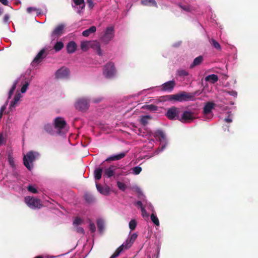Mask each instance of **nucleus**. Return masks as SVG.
<instances>
[{
	"instance_id": "54",
	"label": "nucleus",
	"mask_w": 258,
	"mask_h": 258,
	"mask_svg": "<svg viewBox=\"0 0 258 258\" xmlns=\"http://www.w3.org/2000/svg\"><path fill=\"white\" fill-rule=\"evenodd\" d=\"M141 212H142V215L143 217H148L149 215H148L147 211H146L145 208H143L141 209Z\"/></svg>"
},
{
	"instance_id": "16",
	"label": "nucleus",
	"mask_w": 258,
	"mask_h": 258,
	"mask_svg": "<svg viewBox=\"0 0 258 258\" xmlns=\"http://www.w3.org/2000/svg\"><path fill=\"white\" fill-rule=\"evenodd\" d=\"M69 70L66 68H61L58 70L56 73V77L58 79H64L68 78L69 75Z\"/></svg>"
},
{
	"instance_id": "56",
	"label": "nucleus",
	"mask_w": 258,
	"mask_h": 258,
	"mask_svg": "<svg viewBox=\"0 0 258 258\" xmlns=\"http://www.w3.org/2000/svg\"><path fill=\"white\" fill-rule=\"evenodd\" d=\"M224 121L227 123H230L232 121V119L230 117V115H229L227 118L224 119Z\"/></svg>"
},
{
	"instance_id": "39",
	"label": "nucleus",
	"mask_w": 258,
	"mask_h": 258,
	"mask_svg": "<svg viewBox=\"0 0 258 258\" xmlns=\"http://www.w3.org/2000/svg\"><path fill=\"white\" fill-rule=\"evenodd\" d=\"M117 185L118 188L122 191H124L126 188V185L123 182L117 181Z\"/></svg>"
},
{
	"instance_id": "21",
	"label": "nucleus",
	"mask_w": 258,
	"mask_h": 258,
	"mask_svg": "<svg viewBox=\"0 0 258 258\" xmlns=\"http://www.w3.org/2000/svg\"><path fill=\"white\" fill-rule=\"evenodd\" d=\"M218 80V76L215 74H212L207 76L205 78V81L207 82H209L212 84L215 83Z\"/></svg>"
},
{
	"instance_id": "62",
	"label": "nucleus",
	"mask_w": 258,
	"mask_h": 258,
	"mask_svg": "<svg viewBox=\"0 0 258 258\" xmlns=\"http://www.w3.org/2000/svg\"><path fill=\"white\" fill-rule=\"evenodd\" d=\"M3 9L0 8V16L3 14Z\"/></svg>"
},
{
	"instance_id": "44",
	"label": "nucleus",
	"mask_w": 258,
	"mask_h": 258,
	"mask_svg": "<svg viewBox=\"0 0 258 258\" xmlns=\"http://www.w3.org/2000/svg\"><path fill=\"white\" fill-rule=\"evenodd\" d=\"M27 189L29 191L33 193V194H37L38 192V190L36 188H35L32 185H29L27 187Z\"/></svg>"
},
{
	"instance_id": "64",
	"label": "nucleus",
	"mask_w": 258,
	"mask_h": 258,
	"mask_svg": "<svg viewBox=\"0 0 258 258\" xmlns=\"http://www.w3.org/2000/svg\"><path fill=\"white\" fill-rule=\"evenodd\" d=\"M8 18H9V17L7 16H5V19L6 21L8 19Z\"/></svg>"
},
{
	"instance_id": "19",
	"label": "nucleus",
	"mask_w": 258,
	"mask_h": 258,
	"mask_svg": "<svg viewBox=\"0 0 258 258\" xmlns=\"http://www.w3.org/2000/svg\"><path fill=\"white\" fill-rule=\"evenodd\" d=\"M126 155L125 153H121L116 155L111 156L105 160V161H116L123 158Z\"/></svg>"
},
{
	"instance_id": "36",
	"label": "nucleus",
	"mask_w": 258,
	"mask_h": 258,
	"mask_svg": "<svg viewBox=\"0 0 258 258\" xmlns=\"http://www.w3.org/2000/svg\"><path fill=\"white\" fill-rule=\"evenodd\" d=\"M89 42L83 41V42H81V48L83 51H87L89 48Z\"/></svg>"
},
{
	"instance_id": "32",
	"label": "nucleus",
	"mask_w": 258,
	"mask_h": 258,
	"mask_svg": "<svg viewBox=\"0 0 258 258\" xmlns=\"http://www.w3.org/2000/svg\"><path fill=\"white\" fill-rule=\"evenodd\" d=\"M18 81H16L14 83V84H13V86H12V87L11 89H10V90L9 91V95H8V99H9L10 98H11V97L12 95H13V94L14 93V91H15V89H16V85H17V84H18Z\"/></svg>"
},
{
	"instance_id": "6",
	"label": "nucleus",
	"mask_w": 258,
	"mask_h": 258,
	"mask_svg": "<svg viewBox=\"0 0 258 258\" xmlns=\"http://www.w3.org/2000/svg\"><path fill=\"white\" fill-rule=\"evenodd\" d=\"M114 36V27L113 26L108 27L103 35L100 37V39L103 43L106 44L112 39Z\"/></svg>"
},
{
	"instance_id": "22",
	"label": "nucleus",
	"mask_w": 258,
	"mask_h": 258,
	"mask_svg": "<svg viewBox=\"0 0 258 258\" xmlns=\"http://www.w3.org/2000/svg\"><path fill=\"white\" fill-rule=\"evenodd\" d=\"M203 60L202 56L200 55L195 58L192 63L190 65V68L192 69L195 67L200 64Z\"/></svg>"
},
{
	"instance_id": "13",
	"label": "nucleus",
	"mask_w": 258,
	"mask_h": 258,
	"mask_svg": "<svg viewBox=\"0 0 258 258\" xmlns=\"http://www.w3.org/2000/svg\"><path fill=\"white\" fill-rule=\"evenodd\" d=\"M214 106L215 104L212 102H208L205 104L203 111L205 119H210L212 118L213 115H211L210 117H207V116L211 112L212 110L214 108Z\"/></svg>"
},
{
	"instance_id": "43",
	"label": "nucleus",
	"mask_w": 258,
	"mask_h": 258,
	"mask_svg": "<svg viewBox=\"0 0 258 258\" xmlns=\"http://www.w3.org/2000/svg\"><path fill=\"white\" fill-rule=\"evenodd\" d=\"M89 230L91 231V233H94L96 231V226L94 224V223L90 221L89 222Z\"/></svg>"
},
{
	"instance_id": "42",
	"label": "nucleus",
	"mask_w": 258,
	"mask_h": 258,
	"mask_svg": "<svg viewBox=\"0 0 258 258\" xmlns=\"http://www.w3.org/2000/svg\"><path fill=\"white\" fill-rule=\"evenodd\" d=\"M29 85V83L27 81H26L25 82V83L23 85V86L21 89V92L22 93H25Z\"/></svg>"
},
{
	"instance_id": "29",
	"label": "nucleus",
	"mask_w": 258,
	"mask_h": 258,
	"mask_svg": "<svg viewBox=\"0 0 258 258\" xmlns=\"http://www.w3.org/2000/svg\"><path fill=\"white\" fill-rule=\"evenodd\" d=\"M64 46L63 42L61 41L57 42L54 45L53 49L56 52H58L61 50Z\"/></svg>"
},
{
	"instance_id": "33",
	"label": "nucleus",
	"mask_w": 258,
	"mask_h": 258,
	"mask_svg": "<svg viewBox=\"0 0 258 258\" xmlns=\"http://www.w3.org/2000/svg\"><path fill=\"white\" fill-rule=\"evenodd\" d=\"M155 137H158L160 138V140L161 139L164 140H165V135L164 132L161 130H158L155 133Z\"/></svg>"
},
{
	"instance_id": "11",
	"label": "nucleus",
	"mask_w": 258,
	"mask_h": 258,
	"mask_svg": "<svg viewBox=\"0 0 258 258\" xmlns=\"http://www.w3.org/2000/svg\"><path fill=\"white\" fill-rule=\"evenodd\" d=\"M53 124L55 128L60 134V131L64 128L67 125V122L62 117H57L54 119Z\"/></svg>"
},
{
	"instance_id": "26",
	"label": "nucleus",
	"mask_w": 258,
	"mask_h": 258,
	"mask_svg": "<svg viewBox=\"0 0 258 258\" xmlns=\"http://www.w3.org/2000/svg\"><path fill=\"white\" fill-rule=\"evenodd\" d=\"M96 188H97L98 191L101 194H103L104 195H107L109 194V188H104L99 184H96Z\"/></svg>"
},
{
	"instance_id": "59",
	"label": "nucleus",
	"mask_w": 258,
	"mask_h": 258,
	"mask_svg": "<svg viewBox=\"0 0 258 258\" xmlns=\"http://www.w3.org/2000/svg\"><path fill=\"white\" fill-rule=\"evenodd\" d=\"M87 2L89 4L90 7H92L93 6V3L92 0H87Z\"/></svg>"
},
{
	"instance_id": "50",
	"label": "nucleus",
	"mask_w": 258,
	"mask_h": 258,
	"mask_svg": "<svg viewBox=\"0 0 258 258\" xmlns=\"http://www.w3.org/2000/svg\"><path fill=\"white\" fill-rule=\"evenodd\" d=\"M39 10L34 7H29L27 9V12L29 14L31 13L33 11H39Z\"/></svg>"
},
{
	"instance_id": "20",
	"label": "nucleus",
	"mask_w": 258,
	"mask_h": 258,
	"mask_svg": "<svg viewBox=\"0 0 258 258\" xmlns=\"http://www.w3.org/2000/svg\"><path fill=\"white\" fill-rule=\"evenodd\" d=\"M22 95L20 93H17L15 95L14 100L11 101L10 104V108L12 109V108H15L16 104L17 103V102L19 101L20 98H21Z\"/></svg>"
},
{
	"instance_id": "49",
	"label": "nucleus",
	"mask_w": 258,
	"mask_h": 258,
	"mask_svg": "<svg viewBox=\"0 0 258 258\" xmlns=\"http://www.w3.org/2000/svg\"><path fill=\"white\" fill-rule=\"evenodd\" d=\"M75 231L78 233L81 234H84L85 231L84 229L81 227L76 226L75 228Z\"/></svg>"
},
{
	"instance_id": "28",
	"label": "nucleus",
	"mask_w": 258,
	"mask_h": 258,
	"mask_svg": "<svg viewBox=\"0 0 258 258\" xmlns=\"http://www.w3.org/2000/svg\"><path fill=\"white\" fill-rule=\"evenodd\" d=\"M161 98L162 101H169L175 102V94L163 96L161 97Z\"/></svg>"
},
{
	"instance_id": "63",
	"label": "nucleus",
	"mask_w": 258,
	"mask_h": 258,
	"mask_svg": "<svg viewBox=\"0 0 258 258\" xmlns=\"http://www.w3.org/2000/svg\"><path fill=\"white\" fill-rule=\"evenodd\" d=\"M34 258H43V257L42 256H36Z\"/></svg>"
},
{
	"instance_id": "40",
	"label": "nucleus",
	"mask_w": 258,
	"mask_h": 258,
	"mask_svg": "<svg viewBox=\"0 0 258 258\" xmlns=\"http://www.w3.org/2000/svg\"><path fill=\"white\" fill-rule=\"evenodd\" d=\"M83 222V220L79 217H76L73 221V225L75 226H78L81 224Z\"/></svg>"
},
{
	"instance_id": "12",
	"label": "nucleus",
	"mask_w": 258,
	"mask_h": 258,
	"mask_svg": "<svg viewBox=\"0 0 258 258\" xmlns=\"http://www.w3.org/2000/svg\"><path fill=\"white\" fill-rule=\"evenodd\" d=\"M195 118L194 114L190 111L185 110L182 113L181 116H180L179 121L183 123L190 122Z\"/></svg>"
},
{
	"instance_id": "1",
	"label": "nucleus",
	"mask_w": 258,
	"mask_h": 258,
	"mask_svg": "<svg viewBox=\"0 0 258 258\" xmlns=\"http://www.w3.org/2000/svg\"><path fill=\"white\" fill-rule=\"evenodd\" d=\"M138 235L136 233H133L128 237L125 242L118 247L111 256V258H115L118 256L121 251L124 249H127L131 247L135 240L137 239Z\"/></svg>"
},
{
	"instance_id": "23",
	"label": "nucleus",
	"mask_w": 258,
	"mask_h": 258,
	"mask_svg": "<svg viewBox=\"0 0 258 258\" xmlns=\"http://www.w3.org/2000/svg\"><path fill=\"white\" fill-rule=\"evenodd\" d=\"M141 3L145 6H150L155 8L158 7L157 4L155 0H141Z\"/></svg>"
},
{
	"instance_id": "53",
	"label": "nucleus",
	"mask_w": 258,
	"mask_h": 258,
	"mask_svg": "<svg viewBox=\"0 0 258 258\" xmlns=\"http://www.w3.org/2000/svg\"><path fill=\"white\" fill-rule=\"evenodd\" d=\"M103 100V98L101 97H98L97 98H95L93 99L92 101L94 103H98L100 102Z\"/></svg>"
},
{
	"instance_id": "14",
	"label": "nucleus",
	"mask_w": 258,
	"mask_h": 258,
	"mask_svg": "<svg viewBox=\"0 0 258 258\" xmlns=\"http://www.w3.org/2000/svg\"><path fill=\"white\" fill-rule=\"evenodd\" d=\"M46 55L47 53H46V49H42L35 57L32 63L33 65L34 64L39 63L42 59L46 56Z\"/></svg>"
},
{
	"instance_id": "9",
	"label": "nucleus",
	"mask_w": 258,
	"mask_h": 258,
	"mask_svg": "<svg viewBox=\"0 0 258 258\" xmlns=\"http://www.w3.org/2000/svg\"><path fill=\"white\" fill-rule=\"evenodd\" d=\"M77 109L81 111H86L89 107V101L85 98H79L75 103Z\"/></svg>"
},
{
	"instance_id": "17",
	"label": "nucleus",
	"mask_w": 258,
	"mask_h": 258,
	"mask_svg": "<svg viewBox=\"0 0 258 258\" xmlns=\"http://www.w3.org/2000/svg\"><path fill=\"white\" fill-rule=\"evenodd\" d=\"M77 49V44L73 41H70L67 45V50L68 53H73Z\"/></svg>"
},
{
	"instance_id": "61",
	"label": "nucleus",
	"mask_w": 258,
	"mask_h": 258,
	"mask_svg": "<svg viewBox=\"0 0 258 258\" xmlns=\"http://www.w3.org/2000/svg\"><path fill=\"white\" fill-rule=\"evenodd\" d=\"M3 115V113L2 112V111H0V119L2 118Z\"/></svg>"
},
{
	"instance_id": "24",
	"label": "nucleus",
	"mask_w": 258,
	"mask_h": 258,
	"mask_svg": "<svg viewBox=\"0 0 258 258\" xmlns=\"http://www.w3.org/2000/svg\"><path fill=\"white\" fill-rule=\"evenodd\" d=\"M96 31V28L95 26H91L88 29L85 30L82 33V35L84 37H88L90 34L94 33Z\"/></svg>"
},
{
	"instance_id": "2",
	"label": "nucleus",
	"mask_w": 258,
	"mask_h": 258,
	"mask_svg": "<svg viewBox=\"0 0 258 258\" xmlns=\"http://www.w3.org/2000/svg\"><path fill=\"white\" fill-rule=\"evenodd\" d=\"M120 168L114 165H111L108 168L105 169L104 171V176L110 178L113 176L118 177L120 175H127V172L123 171H119Z\"/></svg>"
},
{
	"instance_id": "52",
	"label": "nucleus",
	"mask_w": 258,
	"mask_h": 258,
	"mask_svg": "<svg viewBox=\"0 0 258 258\" xmlns=\"http://www.w3.org/2000/svg\"><path fill=\"white\" fill-rule=\"evenodd\" d=\"M73 2L77 6H80L82 4L84 5V0H73Z\"/></svg>"
},
{
	"instance_id": "38",
	"label": "nucleus",
	"mask_w": 258,
	"mask_h": 258,
	"mask_svg": "<svg viewBox=\"0 0 258 258\" xmlns=\"http://www.w3.org/2000/svg\"><path fill=\"white\" fill-rule=\"evenodd\" d=\"M137 222L135 219H132L130 221L129 223V227L131 230H134L135 229L137 226Z\"/></svg>"
},
{
	"instance_id": "46",
	"label": "nucleus",
	"mask_w": 258,
	"mask_h": 258,
	"mask_svg": "<svg viewBox=\"0 0 258 258\" xmlns=\"http://www.w3.org/2000/svg\"><path fill=\"white\" fill-rule=\"evenodd\" d=\"M8 161H9V163L10 165L12 167H15V165L14 158H13V157L12 156H11L10 155L8 156Z\"/></svg>"
},
{
	"instance_id": "35",
	"label": "nucleus",
	"mask_w": 258,
	"mask_h": 258,
	"mask_svg": "<svg viewBox=\"0 0 258 258\" xmlns=\"http://www.w3.org/2000/svg\"><path fill=\"white\" fill-rule=\"evenodd\" d=\"M210 42L211 44L217 50H220L221 49L220 44L215 39H212Z\"/></svg>"
},
{
	"instance_id": "30",
	"label": "nucleus",
	"mask_w": 258,
	"mask_h": 258,
	"mask_svg": "<svg viewBox=\"0 0 258 258\" xmlns=\"http://www.w3.org/2000/svg\"><path fill=\"white\" fill-rule=\"evenodd\" d=\"M151 119V117L150 116L145 115L141 118L140 122L144 126H146L148 123L149 120Z\"/></svg>"
},
{
	"instance_id": "8",
	"label": "nucleus",
	"mask_w": 258,
	"mask_h": 258,
	"mask_svg": "<svg viewBox=\"0 0 258 258\" xmlns=\"http://www.w3.org/2000/svg\"><path fill=\"white\" fill-rule=\"evenodd\" d=\"M25 202L31 209H39L42 207L39 199L31 197L30 196L26 197L25 198Z\"/></svg>"
},
{
	"instance_id": "18",
	"label": "nucleus",
	"mask_w": 258,
	"mask_h": 258,
	"mask_svg": "<svg viewBox=\"0 0 258 258\" xmlns=\"http://www.w3.org/2000/svg\"><path fill=\"white\" fill-rule=\"evenodd\" d=\"M91 47H92L93 49L96 50L97 54L101 56L102 55L101 47H100V43L97 41H93L91 44H90Z\"/></svg>"
},
{
	"instance_id": "48",
	"label": "nucleus",
	"mask_w": 258,
	"mask_h": 258,
	"mask_svg": "<svg viewBox=\"0 0 258 258\" xmlns=\"http://www.w3.org/2000/svg\"><path fill=\"white\" fill-rule=\"evenodd\" d=\"M147 109L150 110L156 111L158 109V107L153 104H150L147 106Z\"/></svg>"
},
{
	"instance_id": "3",
	"label": "nucleus",
	"mask_w": 258,
	"mask_h": 258,
	"mask_svg": "<svg viewBox=\"0 0 258 258\" xmlns=\"http://www.w3.org/2000/svg\"><path fill=\"white\" fill-rule=\"evenodd\" d=\"M103 75L107 79L114 77L116 74V69L114 64L112 62H109L104 66Z\"/></svg>"
},
{
	"instance_id": "25",
	"label": "nucleus",
	"mask_w": 258,
	"mask_h": 258,
	"mask_svg": "<svg viewBox=\"0 0 258 258\" xmlns=\"http://www.w3.org/2000/svg\"><path fill=\"white\" fill-rule=\"evenodd\" d=\"M103 172V168L99 167L96 168L94 171V177L96 180H100L101 178Z\"/></svg>"
},
{
	"instance_id": "60",
	"label": "nucleus",
	"mask_w": 258,
	"mask_h": 258,
	"mask_svg": "<svg viewBox=\"0 0 258 258\" xmlns=\"http://www.w3.org/2000/svg\"><path fill=\"white\" fill-rule=\"evenodd\" d=\"M3 141V136L2 134H0V145L2 144Z\"/></svg>"
},
{
	"instance_id": "51",
	"label": "nucleus",
	"mask_w": 258,
	"mask_h": 258,
	"mask_svg": "<svg viewBox=\"0 0 258 258\" xmlns=\"http://www.w3.org/2000/svg\"><path fill=\"white\" fill-rule=\"evenodd\" d=\"M227 93L231 96H233L235 98H236L237 96V93L235 91L232 90V91H227Z\"/></svg>"
},
{
	"instance_id": "45",
	"label": "nucleus",
	"mask_w": 258,
	"mask_h": 258,
	"mask_svg": "<svg viewBox=\"0 0 258 258\" xmlns=\"http://www.w3.org/2000/svg\"><path fill=\"white\" fill-rule=\"evenodd\" d=\"M178 74L179 76H187L188 75V73L187 72L184 70H180L178 71Z\"/></svg>"
},
{
	"instance_id": "41",
	"label": "nucleus",
	"mask_w": 258,
	"mask_h": 258,
	"mask_svg": "<svg viewBox=\"0 0 258 258\" xmlns=\"http://www.w3.org/2000/svg\"><path fill=\"white\" fill-rule=\"evenodd\" d=\"M133 173L135 175H138L142 171V168L140 166H136L132 168Z\"/></svg>"
},
{
	"instance_id": "5",
	"label": "nucleus",
	"mask_w": 258,
	"mask_h": 258,
	"mask_svg": "<svg viewBox=\"0 0 258 258\" xmlns=\"http://www.w3.org/2000/svg\"><path fill=\"white\" fill-rule=\"evenodd\" d=\"M180 112V111L179 108L175 106H172L167 109L166 116L170 120H179Z\"/></svg>"
},
{
	"instance_id": "7",
	"label": "nucleus",
	"mask_w": 258,
	"mask_h": 258,
	"mask_svg": "<svg viewBox=\"0 0 258 258\" xmlns=\"http://www.w3.org/2000/svg\"><path fill=\"white\" fill-rule=\"evenodd\" d=\"M36 156L35 153L33 151H30L27 153L26 155L24 156L23 158L24 164L26 167L29 170H31L33 166H31L30 164L35 160Z\"/></svg>"
},
{
	"instance_id": "15",
	"label": "nucleus",
	"mask_w": 258,
	"mask_h": 258,
	"mask_svg": "<svg viewBox=\"0 0 258 258\" xmlns=\"http://www.w3.org/2000/svg\"><path fill=\"white\" fill-rule=\"evenodd\" d=\"M175 84V82L173 80L168 81L163 84L160 86L161 90L163 91L171 92L173 90Z\"/></svg>"
},
{
	"instance_id": "31",
	"label": "nucleus",
	"mask_w": 258,
	"mask_h": 258,
	"mask_svg": "<svg viewBox=\"0 0 258 258\" xmlns=\"http://www.w3.org/2000/svg\"><path fill=\"white\" fill-rule=\"evenodd\" d=\"M44 130L50 134H53V130L52 125L50 124H46L44 126Z\"/></svg>"
},
{
	"instance_id": "37",
	"label": "nucleus",
	"mask_w": 258,
	"mask_h": 258,
	"mask_svg": "<svg viewBox=\"0 0 258 258\" xmlns=\"http://www.w3.org/2000/svg\"><path fill=\"white\" fill-rule=\"evenodd\" d=\"M85 200L89 203H92L94 201V197L89 194H86L85 195Z\"/></svg>"
},
{
	"instance_id": "27",
	"label": "nucleus",
	"mask_w": 258,
	"mask_h": 258,
	"mask_svg": "<svg viewBox=\"0 0 258 258\" xmlns=\"http://www.w3.org/2000/svg\"><path fill=\"white\" fill-rule=\"evenodd\" d=\"M97 225L99 231L102 233L104 228V221L101 219H98L97 220Z\"/></svg>"
},
{
	"instance_id": "47",
	"label": "nucleus",
	"mask_w": 258,
	"mask_h": 258,
	"mask_svg": "<svg viewBox=\"0 0 258 258\" xmlns=\"http://www.w3.org/2000/svg\"><path fill=\"white\" fill-rule=\"evenodd\" d=\"M179 7L184 11L186 12H190L191 10V8L189 5H179Z\"/></svg>"
},
{
	"instance_id": "4",
	"label": "nucleus",
	"mask_w": 258,
	"mask_h": 258,
	"mask_svg": "<svg viewBox=\"0 0 258 258\" xmlns=\"http://www.w3.org/2000/svg\"><path fill=\"white\" fill-rule=\"evenodd\" d=\"M195 93H188L185 91L175 94V102H182L191 100L195 97Z\"/></svg>"
},
{
	"instance_id": "57",
	"label": "nucleus",
	"mask_w": 258,
	"mask_h": 258,
	"mask_svg": "<svg viewBox=\"0 0 258 258\" xmlns=\"http://www.w3.org/2000/svg\"><path fill=\"white\" fill-rule=\"evenodd\" d=\"M136 205L137 206H139L141 208V209L143 208H144V207L143 206V204H142L141 201H138V202H137Z\"/></svg>"
},
{
	"instance_id": "55",
	"label": "nucleus",
	"mask_w": 258,
	"mask_h": 258,
	"mask_svg": "<svg viewBox=\"0 0 258 258\" xmlns=\"http://www.w3.org/2000/svg\"><path fill=\"white\" fill-rule=\"evenodd\" d=\"M8 100H7L6 101V102L5 103V104L2 106L1 107V110H0V111H2V112L4 113V111L5 110V109H6V107H7V106L8 105Z\"/></svg>"
},
{
	"instance_id": "58",
	"label": "nucleus",
	"mask_w": 258,
	"mask_h": 258,
	"mask_svg": "<svg viewBox=\"0 0 258 258\" xmlns=\"http://www.w3.org/2000/svg\"><path fill=\"white\" fill-rule=\"evenodd\" d=\"M0 2L2 3L5 6H8V2L7 0H0Z\"/></svg>"
},
{
	"instance_id": "10",
	"label": "nucleus",
	"mask_w": 258,
	"mask_h": 258,
	"mask_svg": "<svg viewBox=\"0 0 258 258\" xmlns=\"http://www.w3.org/2000/svg\"><path fill=\"white\" fill-rule=\"evenodd\" d=\"M65 25L63 24H60L58 25L53 30L51 34V37L52 40H54L56 38L61 36L64 33Z\"/></svg>"
},
{
	"instance_id": "34",
	"label": "nucleus",
	"mask_w": 258,
	"mask_h": 258,
	"mask_svg": "<svg viewBox=\"0 0 258 258\" xmlns=\"http://www.w3.org/2000/svg\"><path fill=\"white\" fill-rule=\"evenodd\" d=\"M151 221L154 223L155 225L156 226L159 225V221L158 220V217L155 215L154 213H152L151 215Z\"/></svg>"
}]
</instances>
